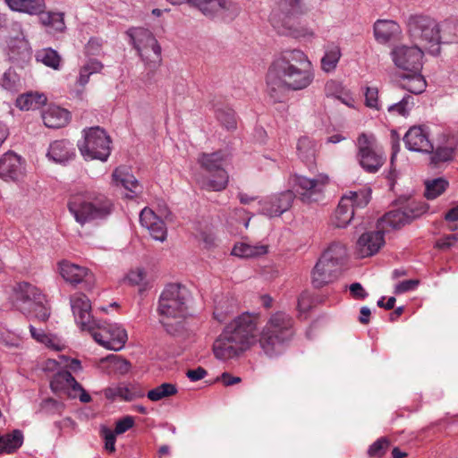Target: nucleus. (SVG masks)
I'll return each mask as SVG.
<instances>
[{"label":"nucleus","instance_id":"5","mask_svg":"<svg viewBox=\"0 0 458 458\" xmlns=\"http://www.w3.org/2000/svg\"><path fill=\"white\" fill-rule=\"evenodd\" d=\"M293 334V318L284 311H277L270 316L260 333V347L267 356H277Z\"/></svg>","mask_w":458,"mask_h":458},{"label":"nucleus","instance_id":"32","mask_svg":"<svg viewBox=\"0 0 458 458\" xmlns=\"http://www.w3.org/2000/svg\"><path fill=\"white\" fill-rule=\"evenodd\" d=\"M50 386L54 392L64 391L68 394L73 387L80 388L81 384L76 381L69 370L62 369L54 375Z\"/></svg>","mask_w":458,"mask_h":458},{"label":"nucleus","instance_id":"17","mask_svg":"<svg viewBox=\"0 0 458 458\" xmlns=\"http://www.w3.org/2000/svg\"><path fill=\"white\" fill-rule=\"evenodd\" d=\"M70 303L76 324L81 330L88 331L98 320L91 315L89 299L84 293H77L71 296Z\"/></svg>","mask_w":458,"mask_h":458},{"label":"nucleus","instance_id":"45","mask_svg":"<svg viewBox=\"0 0 458 458\" xmlns=\"http://www.w3.org/2000/svg\"><path fill=\"white\" fill-rule=\"evenodd\" d=\"M36 60L54 70H59L60 68L61 56L57 51L52 48L38 50L36 54Z\"/></svg>","mask_w":458,"mask_h":458},{"label":"nucleus","instance_id":"21","mask_svg":"<svg viewBox=\"0 0 458 458\" xmlns=\"http://www.w3.org/2000/svg\"><path fill=\"white\" fill-rule=\"evenodd\" d=\"M339 270L340 267L320 257L311 273L313 286L321 288L331 283L336 278Z\"/></svg>","mask_w":458,"mask_h":458},{"label":"nucleus","instance_id":"53","mask_svg":"<svg viewBox=\"0 0 458 458\" xmlns=\"http://www.w3.org/2000/svg\"><path fill=\"white\" fill-rule=\"evenodd\" d=\"M365 105L367 107L380 110L381 102L378 98V89L377 87H366L364 90Z\"/></svg>","mask_w":458,"mask_h":458},{"label":"nucleus","instance_id":"31","mask_svg":"<svg viewBox=\"0 0 458 458\" xmlns=\"http://www.w3.org/2000/svg\"><path fill=\"white\" fill-rule=\"evenodd\" d=\"M59 271L62 277L70 284H77L83 281L88 276L89 270L68 261H61L59 263Z\"/></svg>","mask_w":458,"mask_h":458},{"label":"nucleus","instance_id":"54","mask_svg":"<svg viewBox=\"0 0 458 458\" xmlns=\"http://www.w3.org/2000/svg\"><path fill=\"white\" fill-rule=\"evenodd\" d=\"M389 445V441L386 437L378 438L368 449V454L370 457H382Z\"/></svg>","mask_w":458,"mask_h":458},{"label":"nucleus","instance_id":"35","mask_svg":"<svg viewBox=\"0 0 458 458\" xmlns=\"http://www.w3.org/2000/svg\"><path fill=\"white\" fill-rule=\"evenodd\" d=\"M267 245L265 244H250L248 242L236 243L232 250V254L240 258H257L267 254Z\"/></svg>","mask_w":458,"mask_h":458},{"label":"nucleus","instance_id":"47","mask_svg":"<svg viewBox=\"0 0 458 458\" xmlns=\"http://www.w3.org/2000/svg\"><path fill=\"white\" fill-rule=\"evenodd\" d=\"M456 147V141L454 138H452L451 141L446 145L439 146L431 157V160L434 164L440 162H447L453 159L454 149Z\"/></svg>","mask_w":458,"mask_h":458},{"label":"nucleus","instance_id":"61","mask_svg":"<svg viewBox=\"0 0 458 458\" xmlns=\"http://www.w3.org/2000/svg\"><path fill=\"white\" fill-rule=\"evenodd\" d=\"M349 290L352 298L355 300H364L369 295L367 291L363 288V286L357 282L350 284Z\"/></svg>","mask_w":458,"mask_h":458},{"label":"nucleus","instance_id":"25","mask_svg":"<svg viewBox=\"0 0 458 458\" xmlns=\"http://www.w3.org/2000/svg\"><path fill=\"white\" fill-rule=\"evenodd\" d=\"M383 230L377 228V231L363 233L357 242L358 250L362 257L372 256L377 253L384 245Z\"/></svg>","mask_w":458,"mask_h":458},{"label":"nucleus","instance_id":"28","mask_svg":"<svg viewBox=\"0 0 458 458\" xmlns=\"http://www.w3.org/2000/svg\"><path fill=\"white\" fill-rule=\"evenodd\" d=\"M105 395L107 399L111 400L120 399L122 401L131 402L135 399L144 397L145 393L136 386H126L121 384L106 389Z\"/></svg>","mask_w":458,"mask_h":458},{"label":"nucleus","instance_id":"23","mask_svg":"<svg viewBox=\"0 0 458 458\" xmlns=\"http://www.w3.org/2000/svg\"><path fill=\"white\" fill-rule=\"evenodd\" d=\"M7 55L12 63L20 66L30 62L32 55L31 47L23 35L9 39Z\"/></svg>","mask_w":458,"mask_h":458},{"label":"nucleus","instance_id":"42","mask_svg":"<svg viewBox=\"0 0 458 458\" xmlns=\"http://www.w3.org/2000/svg\"><path fill=\"white\" fill-rule=\"evenodd\" d=\"M341 57L340 47L336 45L327 47L325 55L321 59V68L326 72H331L335 70Z\"/></svg>","mask_w":458,"mask_h":458},{"label":"nucleus","instance_id":"9","mask_svg":"<svg viewBox=\"0 0 458 458\" xmlns=\"http://www.w3.org/2000/svg\"><path fill=\"white\" fill-rule=\"evenodd\" d=\"M408 30L416 45L431 55L440 52V29L438 23L431 17L420 14L410 16Z\"/></svg>","mask_w":458,"mask_h":458},{"label":"nucleus","instance_id":"26","mask_svg":"<svg viewBox=\"0 0 458 458\" xmlns=\"http://www.w3.org/2000/svg\"><path fill=\"white\" fill-rule=\"evenodd\" d=\"M112 179L114 184L116 186H122L129 191L126 194V197L130 199H132L141 188L138 180L126 166H119L115 168L113 172Z\"/></svg>","mask_w":458,"mask_h":458},{"label":"nucleus","instance_id":"56","mask_svg":"<svg viewBox=\"0 0 458 458\" xmlns=\"http://www.w3.org/2000/svg\"><path fill=\"white\" fill-rule=\"evenodd\" d=\"M101 434L105 439L106 450L109 453H114L115 451V441L117 434L106 427L102 428Z\"/></svg>","mask_w":458,"mask_h":458},{"label":"nucleus","instance_id":"10","mask_svg":"<svg viewBox=\"0 0 458 458\" xmlns=\"http://www.w3.org/2000/svg\"><path fill=\"white\" fill-rule=\"evenodd\" d=\"M83 139L78 141V148L85 160L106 162L111 154V138L99 126L82 131Z\"/></svg>","mask_w":458,"mask_h":458},{"label":"nucleus","instance_id":"2","mask_svg":"<svg viewBox=\"0 0 458 458\" xmlns=\"http://www.w3.org/2000/svg\"><path fill=\"white\" fill-rule=\"evenodd\" d=\"M259 316L242 312L232 319L213 344L214 356L219 360L237 358L258 341Z\"/></svg>","mask_w":458,"mask_h":458},{"label":"nucleus","instance_id":"29","mask_svg":"<svg viewBox=\"0 0 458 458\" xmlns=\"http://www.w3.org/2000/svg\"><path fill=\"white\" fill-rule=\"evenodd\" d=\"M400 33L399 24L392 20H377L374 24V36L379 43H387Z\"/></svg>","mask_w":458,"mask_h":458},{"label":"nucleus","instance_id":"51","mask_svg":"<svg viewBox=\"0 0 458 458\" xmlns=\"http://www.w3.org/2000/svg\"><path fill=\"white\" fill-rule=\"evenodd\" d=\"M414 106L413 97L406 94L403 98L387 106V111L391 114H397L399 115L406 116Z\"/></svg>","mask_w":458,"mask_h":458},{"label":"nucleus","instance_id":"6","mask_svg":"<svg viewBox=\"0 0 458 458\" xmlns=\"http://www.w3.org/2000/svg\"><path fill=\"white\" fill-rule=\"evenodd\" d=\"M306 11L303 0H274L269 20L279 34L299 38L308 34L300 23Z\"/></svg>","mask_w":458,"mask_h":458},{"label":"nucleus","instance_id":"18","mask_svg":"<svg viewBox=\"0 0 458 458\" xmlns=\"http://www.w3.org/2000/svg\"><path fill=\"white\" fill-rule=\"evenodd\" d=\"M294 198L291 190L272 195L261 202V212L269 217L280 216L291 208Z\"/></svg>","mask_w":458,"mask_h":458},{"label":"nucleus","instance_id":"46","mask_svg":"<svg viewBox=\"0 0 458 458\" xmlns=\"http://www.w3.org/2000/svg\"><path fill=\"white\" fill-rule=\"evenodd\" d=\"M177 387L171 383H163L160 386L149 390L147 397L152 402H158L164 398L174 395L177 393Z\"/></svg>","mask_w":458,"mask_h":458},{"label":"nucleus","instance_id":"34","mask_svg":"<svg viewBox=\"0 0 458 458\" xmlns=\"http://www.w3.org/2000/svg\"><path fill=\"white\" fill-rule=\"evenodd\" d=\"M47 102V97L43 93L30 91L20 95L16 99V106L24 111L40 108Z\"/></svg>","mask_w":458,"mask_h":458},{"label":"nucleus","instance_id":"36","mask_svg":"<svg viewBox=\"0 0 458 458\" xmlns=\"http://www.w3.org/2000/svg\"><path fill=\"white\" fill-rule=\"evenodd\" d=\"M321 257L341 268L347 259V249L344 244L335 242L328 246Z\"/></svg>","mask_w":458,"mask_h":458},{"label":"nucleus","instance_id":"14","mask_svg":"<svg viewBox=\"0 0 458 458\" xmlns=\"http://www.w3.org/2000/svg\"><path fill=\"white\" fill-rule=\"evenodd\" d=\"M88 332L96 343L106 349L120 351L127 341L126 330L119 324L97 320Z\"/></svg>","mask_w":458,"mask_h":458},{"label":"nucleus","instance_id":"48","mask_svg":"<svg viewBox=\"0 0 458 458\" xmlns=\"http://www.w3.org/2000/svg\"><path fill=\"white\" fill-rule=\"evenodd\" d=\"M343 198L351 199L352 208L355 211V209L363 208L369 204L371 199V191L369 189H362L358 191H349Z\"/></svg>","mask_w":458,"mask_h":458},{"label":"nucleus","instance_id":"20","mask_svg":"<svg viewBox=\"0 0 458 458\" xmlns=\"http://www.w3.org/2000/svg\"><path fill=\"white\" fill-rule=\"evenodd\" d=\"M140 223L145 227L151 237L158 242H165L167 237V228L165 222L152 209L145 208L140 214Z\"/></svg>","mask_w":458,"mask_h":458},{"label":"nucleus","instance_id":"44","mask_svg":"<svg viewBox=\"0 0 458 458\" xmlns=\"http://www.w3.org/2000/svg\"><path fill=\"white\" fill-rule=\"evenodd\" d=\"M0 84L5 90L10 92H18L22 88L21 77L13 68H9L4 72Z\"/></svg>","mask_w":458,"mask_h":458},{"label":"nucleus","instance_id":"62","mask_svg":"<svg viewBox=\"0 0 458 458\" xmlns=\"http://www.w3.org/2000/svg\"><path fill=\"white\" fill-rule=\"evenodd\" d=\"M63 408H64V405L62 403H60L55 399H52V398L46 399L42 403V409L46 410L48 412H53V413L58 412L59 413L62 411Z\"/></svg>","mask_w":458,"mask_h":458},{"label":"nucleus","instance_id":"63","mask_svg":"<svg viewBox=\"0 0 458 458\" xmlns=\"http://www.w3.org/2000/svg\"><path fill=\"white\" fill-rule=\"evenodd\" d=\"M68 395L72 398H79L81 403H88L91 401V396L81 386L80 388L73 387L68 392Z\"/></svg>","mask_w":458,"mask_h":458},{"label":"nucleus","instance_id":"57","mask_svg":"<svg viewBox=\"0 0 458 458\" xmlns=\"http://www.w3.org/2000/svg\"><path fill=\"white\" fill-rule=\"evenodd\" d=\"M419 284H420L419 280H416V279L402 281L394 286V293L395 294H402V293H404L407 292L413 291L417 288Z\"/></svg>","mask_w":458,"mask_h":458},{"label":"nucleus","instance_id":"37","mask_svg":"<svg viewBox=\"0 0 458 458\" xmlns=\"http://www.w3.org/2000/svg\"><path fill=\"white\" fill-rule=\"evenodd\" d=\"M22 444V432L19 429H14L11 433L0 437V454H13L16 452Z\"/></svg>","mask_w":458,"mask_h":458},{"label":"nucleus","instance_id":"3","mask_svg":"<svg viewBox=\"0 0 458 458\" xmlns=\"http://www.w3.org/2000/svg\"><path fill=\"white\" fill-rule=\"evenodd\" d=\"M68 209L81 225L106 219L113 212L114 205L103 194L84 191L71 195Z\"/></svg>","mask_w":458,"mask_h":458},{"label":"nucleus","instance_id":"59","mask_svg":"<svg viewBox=\"0 0 458 458\" xmlns=\"http://www.w3.org/2000/svg\"><path fill=\"white\" fill-rule=\"evenodd\" d=\"M145 278V273L144 270L141 268H137L135 270L130 271L125 280L128 281L132 285H139L142 283V281Z\"/></svg>","mask_w":458,"mask_h":458},{"label":"nucleus","instance_id":"33","mask_svg":"<svg viewBox=\"0 0 458 458\" xmlns=\"http://www.w3.org/2000/svg\"><path fill=\"white\" fill-rule=\"evenodd\" d=\"M407 223H409L408 216L405 211H403V208H400L393 209L385 214L377 221V228H380L383 231L387 230V227L396 229L404 225Z\"/></svg>","mask_w":458,"mask_h":458},{"label":"nucleus","instance_id":"27","mask_svg":"<svg viewBox=\"0 0 458 458\" xmlns=\"http://www.w3.org/2000/svg\"><path fill=\"white\" fill-rule=\"evenodd\" d=\"M70 113L64 108L57 106H49L42 113L44 124L52 129H57L65 126L70 121Z\"/></svg>","mask_w":458,"mask_h":458},{"label":"nucleus","instance_id":"19","mask_svg":"<svg viewBox=\"0 0 458 458\" xmlns=\"http://www.w3.org/2000/svg\"><path fill=\"white\" fill-rule=\"evenodd\" d=\"M25 174V162L16 153L8 151L0 158V178L4 181H18Z\"/></svg>","mask_w":458,"mask_h":458},{"label":"nucleus","instance_id":"7","mask_svg":"<svg viewBox=\"0 0 458 458\" xmlns=\"http://www.w3.org/2000/svg\"><path fill=\"white\" fill-rule=\"evenodd\" d=\"M14 306L23 314L39 321H47L50 317L46 296L38 287L27 282L19 283L14 287Z\"/></svg>","mask_w":458,"mask_h":458},{"label":"nucleus","instance_id":"13","mask_svg":"<svg viewBox=\"0 0 458 458\" xmlns=\"http://www.w3.org/2000/svg\"><path fill=\"white\" fill-rule=\"evenodd\" d=\"M357 160L364 171L375 174L384 165L386 156L377 145L376 137L372 133L362 132L356 140Z\"/></svg>","mask_w":458,"mask_h":458},{"label":"nucleus","instance_id":"64","mask_svg":"<svg viewBox=\"0 0 458 458\" xmlns=\"http://www.w3.org/2000/svg\"><path fill=\"white\" fill-rule=\"evenodd\" d=\"M207 370L202 367H198L195 369H189L186 372L187 377L192 382H196L204 378L207 376Z\"/></svg>","mask_w":458,"mask_h":458},{"label":"nucleus","instance_id":"24","mask_svg":"<svg viewBox=\"0 0 458 458\" xmlns=\"http://www.w3.org/2000/svg\"><path fill=\"white\" fill-rule=\"evenodd\" d=\"M76 156V150L72 142L67 140H57L50 143L47 157L61 165H65L73 160Z\"/></svg>","mask_w":458,"mask_h":458},{"label":"nucleus","instance_id":"16","mask_svg":"<svg viewBox=\"0 0 458 458\" xmlns=\"http://www.w3.org/2000/svg\"><path fill=\"white\" fill-rule=\"evenodd\" d=\"M394 64L403 70L412 72H420L422 68L423 51L418 45L395 47L391 53Z\"/></svg>","mask_w":458,"mask_h":458},{"label":"nucleus","instance_id":"43","mask_svg":"<svg viewBox=\"0 0 458 458\" xmlns=\"http://www.w3.org/2000/svg\"><path fill=\"white\" fill-rule=\"evenodd\" d=\"M104 68L103 64L97 59H89L85 64H83L79 72L77 79V84L84 87L89 81L92 74L98 73Z\"/></svg>","mask_w":458,"mask_h":458},{"label":"nucleus","instance_id":"39","mask_svg":"<svg viewBox=\"0 0 458 458\" xmlns=\"http://www.w3.org/2000/svg\"><path fill=\"white\" fill-rule=\"evenodd\" d=\"M8 6L17 12L38 14L44 8L43 0H5Z\"/></svg>","mask_w":458,"mask_h":458},{"label":"nucleus","instance_id":"58","mask_svg":"<svg viewBox=\"0 0 458 458\" xmlns=\"http://www.w3.org/2000/svg\"><path fill=\"white\" fill-rule=\"evenodd\" d=\"M134 426V419L131 416H124L115 423L114 431L117 435L125 433Z\"/></svg>","mask_w":458,"mask_h":458},{"label":"nucleus","instance_id":"30","mask_svg":"<svg viewBox=\"0 0 458 458\" xmlns=\"http://www.w3.org/2000/svg\"><path fill=\"white\" fill-rule=\"evenodd\" d=\"M353 217L354 210L351 199L342 197L332 217L333 225L338 228H345Z\"/></svg>","mask_w":458,"mask_h":458},{"label":"nucleus","instance_id":"52","mask_svg":"<svg viewBox=\"0 0 458 458\" xmlns=\"http://www.w3.org/2000/svg\"><path fill=\"white\" fill-rule=\"evenodd\" d=\"M216 115L220 123L227 130H233L236 128V116L232 108L223 107L216 111Z\"/></svg>","mask_w":458,"mask_h":458},{"label":"nucleus","instance_id":"11","mask_svg":"<svg viewBox=\"0 0 458 458\" xmlns=\"http://www.w3.org/2000/svg\"><path fill=\"white\" fill-rule=\"evenodd\" d=\"M127 35L145 66L151 71L156 70L161 64L162 57L161 47L154 35L143 28L130 29Z\"/></svg>","mask_w":458,"mask_h":458},{"label":"nucleus","instance_id":"22","mask_svg":"<svg viewBox=\"0 0 458 458\" xmlns=\"http://www.w3.org/2000/svg\"><path fill=\"white\" fill-rule=\"evenodd\" d=\"M403 141L411 151L429 153L433 150L428 135L421 126L411 127L405 133Z\"/></svg>","mask_w":458,"mask_h":458},{"label":"nucleus","instance_id":"60","mask_svg":"<svg viewBox=\"0 0 458 458\" xmlns=\"http://www.w3.org/2000/svg\"><path fill=\"white\" fill-rule=\"evenodd\" d=\"M102 48V40L98 38H91L85 46L87 55H98Z\"/></svg>","mask_w":458,"mask_h":458},{"label":"nucleus","instance_id":"8","mask_svg":"<svg viewBox=\"0 0 458 458\" xmlns=\"http://www.w3.org/2000/svg\"><path fill=\"white\" fill-rule=\"evenodd\" d=\"M226 157V154L221 150L213 153H201L199 156L198 163L209 174V176H202L198 179L201 189L221 191L227 187L229 175L225 169Z\"/></svg>","mask_w":458,"mask_h":458},{"label":"nucleus","instance_id":"4","mask_svg":"<svg viewBox=\"0 0 458 458\" xmlns=\"http://www.w3.org/2000/svg\"><path fill=\"white\" fill-rule=\"evenodd\" d=\"M188 291L177 284L165 286L158 300L160 322L169 334H174L181 327L182 319L188 315Z\"/></svg>","mask_w":458,"mask_h":458},{"label":"nucleus","instance_id":"50","mask_svg":"<svg viewBox=\"0 0 458 458\" xmlns=\"http://www.w3.org/2000/svg\"><path fill=\"white\" fill-rule=\"evenodd\" d=\"M402 208L403 211H405L409 222L416 217H419L427 211V207L423 202L418 201L411 198L406 199L405 204L402 207Z\"/></svg>","mask_w":458,"mask_h":458},{"label":"nucleus","instance_id":"55","mask_svg":"<svg viewBox=\"0 0 458 458\" xmlns=\"http://www.w3.org/2000/svg\"><path fill=\"white\" fill-rule=\"evenodd\" d=\"M345 89L342 82L330 80L325 85V94L327 98H337L341 93Z\"/></svg>","mask_w":458,"mask_h":458},{"label":"nucleus","instance_id":"15","mask_svg":"<svg viewBox=\"0 0 458 458\" xmlns=\"http://www.w3.org/2000/svg\"><path fill=\"white\" fill-rule=\"evenodd\" d=\"M289 182L302 202L311 203L320 199L329 178L325 174H319L314 178L296 174L290 177Z\"/></svg>","mask_w":458,"mask_h":458},{"label":"nucleus","instance_id":"49","mask_svg":"<svg viewBox=\"0 0 458 458\" xmlns=\"http://www.w3.org/2000/svg\"><path fill=\"white\" fill-rule=\"evenodd\" d=\"M448 182L444 178H436L426 182L425 197L434 199L440 196L447 188Z\"/></svg>","mask_w":458,"mask_h":458},{"label":"nucleus","instance_id":"38","mask_svg":"<svg viewBox=\"0 0 458 458\" xmlns=\"http://www.w3.org/2000/svg\"><path fill=\"white\" fill-rule=\"evenodd\" d=\"M316 150V143L310 137L302 136L298 140V156L308 165H312L314 163Z\"/></svg>","mask_w":458,"mask_h":458},{"label":"nucleus","instance_id":"12","mask_svg":"<svg viewBox=\"0 0 458 458\" xmlns=\"http://www.w3.org/2000/svg\"><path fill=\"white\" fill-rule=\"evenodd\" d=\"M196 7L207 18L225 23L234 21L241 13L242 7L234 0H185Z\"/></svg>","mask_w":458,"mask_h":458},{"label":"nucleus","instance_id":"1","mask_svg":"<svg viewBox=\"0 0 458 458\" xmlns=\"http://www.w3.org/2000/svg\"><path fill=\"white\" fill-rule=\"evenodd\" d=\"M314 70L307 55L300 49H285L276 55L266 74L267 93L281 103L288 91L303 90L314 81Z\"/></svg>","mask_w":458,"mask_h":458},{"label":"nucleus","instance_id":"41","mask_svg":"<svg viewBox=\"0 0 458 458\" xmlns=\"http://www.w3.org/2000/svg\"><path fill=\"white\" fill-rule=\"evenodd\" d=\"M41 23L48 28L49 31L61 32L64 30V15L61 13L43 12L38 13Z\"/></svg>","mask_w":458,"mask_h":458},{"label":"nucleus","instance_id":"40","mask_svg":"<svg viewBox=\"0 0 458 458\" xmlns=\"http://www.w3.org/2000/svg\"><path fill=\"white\" fill-rule=\"evenodd\" d=\"M401 87L410 93L418 95L425 90L427 83L420 72H417L411 75L404 76L401 81Z\"/></svg>","mask_w":458,"mask_h":458}]
</instances>
